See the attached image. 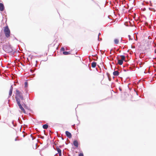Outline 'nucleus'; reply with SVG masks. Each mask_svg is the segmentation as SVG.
Wrapping results in <instances>:
<instances>
[{"instance_id": "nucleus-37", "label": "nucleus", "mask_w": 156, "mask_h": 156, "mask_svg": "<svg viewBox=\"0 0 156 156\" xmlns=\"http://www.w3.org/2000/svg\"><path fill=\"white\" fill-rule=\"evenodd\" d=\"M8 103L9 104V107H10V104L9 103V102H10V99H8Z\"/></svg>"}, {"instance_id": "nucleus-34", "label": "nucleus", "mask_w": 156, "mask_h": 156, "mask_svg": "<svg viewBox=\"0 0 156 156\" xmlns=\"http://www.w3.org/2000/svg\"><path fill=\"white\" fill-rule=\"evenodd\" d=\"M38 137L40 138H41V139H43L44 138V136H42L41 137L38 136Z\"/></svg>"}, {"instance_id": "nucleus-59", "label": "nucleus", "mask_w": 156, "mask_h": 156, "mask_svg": "<svg viewBox=\"0 0 156 156\" xmlns=\"http://www.w3.org/2000/svg\"><path fill=\"white\" fill-rule=\"evenodd\" d=\"M74 125H75V124H74L73 125H72V126H74Z\"/></svg>"}, {"instance_id": "nucleus-51", "label": "nucleus", "mask_w": 156, "mask_h": 156, "mask_svg": "<svg viewBox=\"0 0 156 156\" xmlns=\"http://www.w3.org/2000/svg\"><path fill=\"white\" fill-rule=\"evenodd\" d=\"M122 41V38H121V41Z\"/></svg>"}, {"instance_id": "nucleus-25", "label": "nucleus", "mask_w": 156, "mask_h": 156, "mask_svg": "<svg viewBox=\"0 0 156 156\" xmlns=\"http://www.w3.org/2000/svg\"><path fill=\"white\" fill-rule=\"evenodd\" d=\"M92 56H96V57H97V59H94V60H95V61H97V59H98V55H97V54H96V55H92Z\"/></svg>"}, {"instance_id": "nucleus-61", "label": "nucleus", "mask_w": 156, "mask_h": 156, "mask_svg": "<svg viewBox=\"0 0 156 156\" xmlns=\"http://www.w3.org/2000/svg\"><path fill=\"white\" fill-rule=\"evenodd\" d=\"M118 81V80H117L116 81L117 82Z\"/></svg>"}, {"instance_id": "nucleus-42", "label": "nucleus", "mask_w": 156, "mask_h": 156, "mask_svg": "<svg viewBox=\"0 0 156 156\" xmlns=\"http://www.w3.org/2000/svg\"><path fill=\"white\" fill-rule=\"evenodd\" d=\"M108 79L109 81H110L111 80V79L109 78V77H108Z\"/></svg>"}, {"instance_id": "nucleus-60", "label": "nucleus", "mask_w": 156, "mask_h": 156, "mask_svg": "<svg viewBox=\"0 0 156 156\" xmlns=\"http://www.w3.org/2000/svg\"><path fill=\"white\" fill-rule=\"evenodd\" d=\"M113 79L114 78V77L113 76Z\"/></svg>"}, {"instance_id": "nucleus-57", "label": "nucleus", "mask_w": 156, "mask_h": 156, "mask_svg": "<svg viewBox=\"0 0 156 156\" xmlns=\"http://www.w3.org/2000/svg\"><path fill=\"white\" fill-rule=\"evenodd\" d=\"M79 123H80V122H79V123H78V124H77V125H78L79 124Z\"/></svg>"}, {"instance_id": "nucleus-2", "label": "nucleus", "mask_w": 156, "mask_h": 156, "mask_svg": "<svg viewBox=\"0 0 156 156\" xmlns=\"http://www.w3.org/2000/svg\"><path fill=\"white\" fill-rule=\"evenodd\" d=\"M16 101L17 102V105L19 107V108L23 112L25 113L26 114V111L22 106H23V102H22L21 104V103L20 99L18 97H15Z\"/></svg>"}, {"instance_id": "nucleus-14", "label": "nucleus", "mask_w": 156, "mask_h": 156, "mask_svg": "<svg viewBox=\"0 0 156 156\" xmlns=\"http://www.w3.org/2000/svg\"><path fill=\"white\" fill-rule=\"evenodd\" d=\"M123 60L120 59L118 60V63L120 65H121L123 64Z\"/></svg>"}, {"instance_id": "nucleus-58", "label": "nucleus", "mask_w": 156, "mask_h": 156, "mask_svg": "<svg viewBox=\"0 0 156 156\" xmlns=\"http://www.w3.org/2000/svg\"><path fill=\"white\" fill-rule=\"evenodd\" d=\"M126 80H125V81H124V82H126Z\"/></svg>"}, {"instance_id": "nucleus-54", "label": "nucleus", "mask_w": 156, "mask_h": 156, "mask_svg": "<svg viewBox=\"0 0 156 156\" xmlns=\"http://www.w3.org/2000/svg\"><path fill=\"white\" fill-rule=\"evenodd\" d=\"M124 71H125V72H126V70H124Z\"/></svg>"}, {"instance_id": "nucleus-13", "label": "nucleus", "mask_w": 156, "mask_h": 156, "mask_svg": "<svg viewBox=\"0 0 156 156\" xmlns=\"http://www.w3.org/2000/svg\"><path fill=\"white\" fill-rule=\"evenodd\" d=\"M48 125L47 123L43 125L42 127L44 129H47L48 128Z\"/></svg>"}, {"instance_id": "nucleus-52", "label": "nucleus", "mask_w": 156, "mask_h": 156, "mask_svg": "<svg viewBox=\"0 0 156 156\" xmlns=\"http://www.w3.org/2000/svg\"><path fill=\"white\" fill-rule=\"evenodd\" d=\"M104 68L105 69H107L106 68L104 67Z\"/></svg>"}, {"instance_id": "nucleus-33", "label": "nucleus", "mask_w": 156, "mask_h": 156, "mask_svg": "<svg viewBox=\"0 0 156 156\" xmlns=\"http://www.w3.org/2000/svg\"><path fill=\"white\" fill-rule=\"evenodd\" d=\"M148 39L149 40L151 39H152L151 37L150 36H149L148 37Z\"/></svg>"}, {"instance_id": "nucleus-55", "label": "nucleus", "mask_w": 156, "mask_h": 156, "mask_svg": "<svg viewBox=\"0 0 156 156\" xmlns=\"http://www.w3.org/2000/svg\"><path fill=\"white\" fill-rule=\"evenodd\" d=\"M12 37L11 36V34H10V37Z\"/></svg>"}, {"instance_id": "nucleus-44", "label": "nucleus", "mask_w": 156, "mask_h": 156, "mask_svg": "<svg viewBox=\"0 0 156 156\" xmlns=\"http://www.w3.org/2000/svg\"><path fill=\"white\" fill-rule=\"evenodd\" d=\"M61 138L62 140H64V138L63 137H61Z\"/></svg>"}, {"instance_id": "nucleus-1", "label": "nucleus", "mask_w": 156, "mask_h": 156, "mask_svg": "<svg viewBox=\"0 0 156 156\" xmlns=\"http://www.w3.org/2000/svg\"><path fill=\"white\" fill-rule=\"evenodd\" d=\"M16 101L17 102V105L19 107V108L23 112L25 113L26 114V111L22 106H23V102H22L21 104V103L20 99L18 97H15Z\"/></svg>"}, {"instance_id": "nucleus-21", "label": "nucleus", "mask_w": 156, "mask_h": 156, "mask_svg": "<svg viewBox=\"0 0 156 156\" xmlns=\"http://www.w3.org/2000/svg\"><path fill=\"white\" fill-rule=\"evenodd\" d=\"M65 48L63 47H62L60 49L61 51H62L63 52H64L65 51Z\"/></svg>"}, {"instance_id": "nucleus-5", "label": "nucleus", "mask_w": 156, "mask_h": 156, "mask_svg": "<svg viewBox=\"0 0 156 156\" xmlns=\"http://www.w3.org/2000/svg\"><path fill=\"white\" fill-rule=\"evenodd\" d=\"M19 51L12 47L10 45V55H13L15 53H19Z\"/></svg>"}, {"instance_id": "nucleus-17", "label": "nucleus", "mask_w": 156, "mask_h": 156, "mask_svg": "<svg viewBox=\"0 0 156 156\" xmlns=\"http://www.w3.org/2000/svg\"><path fill=\"white\" fill-rule=\"evenodd\" d=\"M13 90L12 85L10 86V97L11 96Z\"/></svg>"}, {"instance_id": "nucleus-18", "label": "nucleus", "mask_w": 156, "mask_h": 156, "mask_svg": "<svg viewBox=\"0 0 156 156\" xmlns=\"http://www.w3.org/2000/svg\"><path fill=\"white\" fill-rule=\"evenodd\" d=\"M28 86V83L27 82L25 81L24 83V87L27 88Z\"/></svg>"}, {"instance_id": "nucleus-46", "label": "nucleus", "mask_w": 156, "mask_h": 156, "mask_svg": "<svg viewBox=\"0 0 156 156\" xmlns=\"http://www.w3.org/2000/svg\"><path fill=\"white\" fill-rule=\"evenodd\" d=\"M112 50V49L111 50H110V54H112V52H111V51Z\"/></svg>"}, {"instance_id": "nucleus-40", "label": "nucleus", "mask_w": 156, "mask_h": 156, "mask_svg": "<svg viewBox=\"0 0 156 156\" xmlns=\"http://www.w3.org/2000/svg\"><path fill=\"white\" fill-rule=\"evenodd\" d=\"M59 147V148H61L62 147V145H60L58 146Z\"/></svg>"}, {"instance_id": "nucleus-26", "label": "nucleus", "mask_w": 156, "mask_h": 156, "mask_svg": "<svg viewBox=\"0 0 156 156\" xmlns=\"http://www.w3.org/2000/svg\"><path fill=\"white\" fill-rule=\"evenodd\" d=\"M19 97L22 100H23L24 99L22 95L21 96H20Z\"/></svg>"}, {"instance_id": "nucleus-19", "label": "nucleus", "mask_w": 156, "mask_h": 156, "mask_svg": "<svg viewBox=\"0 0 156 156\" xmlns=\"http://www.w3.org/2000/svg\"><path fill=\"white\" fill-rule=\"evenodd\" d=\"M4 36V35L2 34V32L0 33V39L2 40Z\"/></svg>"}, {"instance_id": "nucleus-4", "label": "nucleus", "mask_w": 156, "mask_h": 156, "mask_svg": "<svg viewBox=\"0 0 156 156\" xmlns=\"http://www.w3.org/2000/svg\"><path fill=\"white\" fill-rule=\"evenodd\" d=\"M3 50L6 52L10 53V45H9L4 44L3 45Z\"/></svg>"}, {"instance_id": "nucleus-9", "label": "nucleus", "mask_w": 156, "mask_h": 156, "mask_svg": "<svg viewBox=\"0 0 156 156\" xmlns=\"http://www.w3.org/2000/svg\"><path fill=\"white\" fill-rule=\"evenodd\" d=\"M73 145L76 147H78L79 143L77 140H74L73 141Z\"/></svg>"}, {"instance_id": "nucleus-20", "label": "nucleus", "mask_w": 156, "mask_h": 156, "mask_svg": "<svg viewBox=\"0 0 156 156\" xmlns=\"http://www.w3.org/2000/svg\"><path fill=\"white\" fill-rule=\"evenodd\" d=\"M120 56L122 57V59H122L123 61H124L125 58V56L124 55H120Z\"/></svg>"}, {"instance_id": "nucleus-11", "label": "nucleus", "mask_w": 156, "mask_h": 156, "mask_svg": "<svg viewBox=\"0 0 156 156\" xmlns=\"http://www.w3.org/2000/svg\"><path fill=\"white\" fill-rule=\"evenodd\" d=\"M113 74L114 76H118L119 74V73L117 71H114L113 73Z\"/></svg>"}, {"instance_id": "nucleus-16", "label": "nucleus", "mask_w": 156, "mask_h": 156, "mask_svg": "<svg viewBox=\"0 0 156 156\" xmlns=\"http://www.w3.org/2000/svg\"><path fill=\"white\" fill-rule=\"evenodd\" d=\"M114 43L115 44H117L119 42V40L117 39H115L114 40Z\"/></svg>"}, {"instance_id": "nucleus-50", "label": "nucleus", "mask_w": 156, "mask_h": 156, "mask_svg": "<svg viewBox=\"0 0 156 156\" xmlns=\"http://www.w3.org/2000/svg\"><path fill=\"white\" fill-rule=\"evenodd\" d=\"M65 139L67 140V138H66V137L65 138Z\"/></svg>"}, {"instance_id": "nucleus-24", "label": "nucleus", "mask_w": 156, "mask_h": 156, "mask_svg": "<svg viewBox=\"0 0 156 156\" xmlns=\"http://www.w3.org/2000/svg\"><path fill=\"white\" fill-rule=\"evenodd\" d=\"M128 37L129 39V41L133 40V39L132 38H131V36L130 35H129L128 36Z\"/></svg>"}, {"instance_id": "nucleus-43", "label": "nucleus", "mask_w": 156, "mask_h": 156, "mask_svg": "<svg viewBox=\"0 0 156 156\" xmlns=\"http://www.w3.org/2000/svg\"><path fill=\"white\" fill-rule=\"evenodd\" d=\"M89 66V69H90V70L91 71V68L89 66Z\"/></svg>"}, {"instance_id": "nucleus-39", "label": "nucleus", "mask_w": 156, "mask_h": 156, "mask_svg": "<svg viewBox=\"0 0 156 156\" xmlns=\"http://www.w3.org/2000/svg\"><path fill=\"white\" fill-rule=\"evenodd\" d=\"M131 48H135V47L134 46L133 47L132 45H131Z\"/></svg>"}, {"instance_id": "nucleus-62", "label": "nucleus", "mask_w": 156, "mask_h": 156, "mask_svg": "<svg viewBox=\"0 0 156 156\" xmlns=\"http://www.w3.org/2000/svg\"><path fill=\"white\" fill-rule=\"evenodd\" d=\"M12 82H13V83H14V81H12Z\"/></svg>"}, {"instance_id": "nucleus-56", "label": "nucleus", "mask_w": 156, "mask_h": 156, "mask_svg": "<svg viewBox=\"0 0 156 156\" xmlns=\"http://www.w3.org/2000/svg\"><path fill=\"white\" fill-rule=\"evenodd\" d=\"M30 71L31 72H32V70L31 69H30Z\"/></svg>"}, {"instance_id": "nucleus-64", "label": "nucleus", "mask_w": 156, "mask_h": 156, "mask_svg": "<svg viewBox=\"0 0 156 156\" xmlns=\"http://www.w3.org/2000/svg\"><path fill=\"white\" fill-rule=\"evenodd\" d=\"M112 55H111V56H110V57H111Z\"/></svg>"}, {"instance_id": "nucleus-27", "label": "nucleus", "mask_w": 156, "mask_h": 156, "mask_svg": "<svg viewBox=\"0 0 156 156\" xmlns=\"http://www.w3.org/2000/svg\"><path fill=\"white\" fill-rule=\"evenodd\" d=\"M79 156H84L83 154V153H80L79 154Z\"/></svg>"}, {"instance_id": "nucleus-32", "label": "nucleus", "mask_w": 156, "mask_h": 156, "mask_svg": "<svg viewBox=\"0 0 156 156\" xmlns=\"http://www.w3.org/2000/svg\"><path fill=\"white\" fill-rule=\"evenodd\" d=\"M134 91L136 93V95H138V93L136 92V91L135 90V89H134Z\"/></svg>"}, {"instance_id": "nucleus-28", "label": "nucleus", "mask_w": 156, "mask_h": 156, "mask_svg": "<svg viewBox=\"0 0 156 156\" xmlns=\"http://www.w3.org/2000/svg\"><path fill=\"white\" fill-rule=\"evenodd\" d=\"M12 123L13 125V126L14 127L16 126V124L14 123V122L13 121H12Z\"/></svg>"}, {"instance_id": "nucleus-53", "label": "nucleus", "mask_w": 156, "mask_h": 156, "mask_svg": "<svg viewBox=\"0 0 156 156\" xmlns=\"http://www.w3.org/2000/svg\"><path fill=\"white\" fill-rule=\"evenodd\" d=\"M23 66H24V65H23V64H21Z\"/></svg>"}, {"instance_id": "nucleus-12", "label": "nucleus", "mask_w": 156, "mask_h": 156, "mask_svg": "<svg viewBox=\"0 0 156 156\" xmlns=\"http://www.w3.org/2000/svg\"><path fill=\"white\" fill-rule=\"evenodd\" d=\"M97 65V63L95 62H93L91 63V66L93 68H95Z\"/></svg>"}, {"instance_id": "nucleus-47", "label": "nucleus", "mask_w": 156, "mask_h": 156, "mask_svg": "<svg viewBox=\"0 0 156 156\" xmlns=\"http://www.w3.org/2000/svg\"><path fill=\"white\" fill-rule=\"evenodd\" d=\"M65 144H68L66 142H65Z\"/></svg>"}, {"instance_id": "nucleus-45", "label": "nucleus", "mask_w": 156, "mask_h": 156, "mask_svg": "<svg viewBox=\"0 0 156 156\" xmlns=\"http://www.w3.org/2000/svg\"><path fill=\"white\" fill-rule=\"evenodd\" d=\"M10 97V90H9V97Z\"/></svg>"}, {"instance_id": "nucleus-3", "label": "nucleus", "mask_w": 156, "mask_h": 156, "mask_svg": "<svg viewBox=\"0 0 156 156\" xmlns=\"http://www.w3.org/2000/svg\"><path fill=\"white\" fill-rule=\"evenodd\" d=\"M4 32L6 37H10V30L7 25L4 27Z\"/></svg>"}, {"instance_id": "nucleus-15", "label": "nucleus", "mask_w": 156, "mask_h": 156, "mask_svg": "<svg viewBox=\"0 0 156 156\" xmlns=\"http://www.w3.org/2000/svg\"><path fill=\"white\" fill-rule=\"evenodd\" d=\"M62 53L64 55H68L70 54V51H65L64 52H63Z\"/></svg>"}, {"instance_id": "nucleus-7", "label": "nucleus", "mask_w": 156, "mask_h": 156, "mask_svg": "<svg viewBox=\"0 0 156 156\" xmlns=\"http://www.w3.org/2000/svg\"><path fill=\"white\" fill-rule=\"evenodd\" d=\"M65 134L66 136L69 138H71L72 135L71 133L68 131H66L65 132Z\"/></svg>"}, {"instance_id": "nucleus-48", "label": "nucleus", "mask_w": 156, "mask_h": 156, "mask_svg": "<svg viewBox=\"0 0 156 156\" xmlns=\"http://www.w3.org/2000/svg\"><path fill=\"white\" fill-rule=\"evenodd\" d=\"M15 39H16V40H17V39L16 38V37H15V38H14Z\"/></svg>"}, {"instance_id": "nucleus-41", "label": "nucleus", "mask_w": 156, "mask_h": 156, "mask_svg": "<svg viewBox=\"0 0 156 156\" xmlns=\"http://www.w3.org/2000/svg\"><path fill=\"white\" fill-rule=\"evenodd\" d=\"M145 10H146V8H144L143 9V10L144 11H145Z\"/></svg>"}, {"instance_id": "nucleus-8", "label": "nucleus", "mask_w": 156, "mask_h": 156, "mask_svg": "<svg viewBox=\"0 0 156 156\" xmlns=\"http://www.w3.org/2000/svg\"><path fill=\"white\" fill-rule=\"evenodd\" d=\"M22 93H21L19 90H16V97H20V96H21L22 95Z\"/></svg>"}, {"instance_id": "nucleus-22", "label": "nucleus", "mask_w": 156, "mask_h": 156, "mask_svg": "<svg viewBox=\"0 0 156 156\" xmlns=\"http://www.w3.org/2000/svg\"><path fill=\"white\" fill-rule=\"evenodd\" d=\"M101 33H99L98 34V41H100L101 40V39L100 40V39L99 38V36L100 35H101Z\"/></svg>"}, {"instance_id": "nucleus-36", "label": "nucleus", "mask_w": 156, "mask_h": 156, "mask_svg": "<svg viewBox=\"0 0 156 156\" xmlns=\"http://www.w3.org/2000/svg\"><path fill=\"white\" fill-rule=\"evenodd\" d=\"M107 75L108 76V77L109 76H110V74L108 73H107Z\"/></svg>"}, {"instance_id": "nucleus-10", "label": "nucleus", "mask_w": 156, "mask_h": 156, "mask_svg": "<svg viewBox=\"0 0 156 156\" xmlns=\"http://www.w3.org/2000/svg\"><path fill=\"white\" fill-rule=\"evenodd\" d=\"M4 9V6L3 4L0 3V11H2Z\"/></svg>"}, {"instance_id": "nucleus-63", "label": "nucleus", "mask_w": 156, "mask_h": 156, "mask_svg": "<svg viewBox=\"0 0 156 156\" xmlns=\"http://www.w3.org/2000/svg\"><path fill=\"white\" fill-rule=\"evenodd\" d=\"M96 69L97 70V71H98L97 68H96Z\"/></svg>"}, {"instance_id": "nucleus-35", "label": "nucleus", "mask_w": 156, "mask_h": 156, "mask_svg": "<svg viewBox=\"0 0 156 156\" xmlns=\"http://www.w3.org/2000/svg\"><path fill=\"white\" fill-rule=\"evenodd\" d=\"M100 51L101 52V53L102 54H104V52H105V51H102V50H100Z\"/></svg>"}, {"instance_id": "nucleus-6", "label": "nucleus", "mask_w": 156, "mask_h": 156, "mask_svg": "<svg viewBox=\"0 0 156 156\" xmlns=\"http://www.w3.org/2000/svg\"><path fill=\"white\" fill-rule=\"evenodd\" d=\"M53 147L54 150L57 151L58 153L59 154V156H62V151L59 148L58 146H57L55 147L53 146Z\"/></svg>"}, {"instance_id": "nucleus-29", "label": "nucleus", "mask_w": 156, "mask_h": 156, "mask_svg": "<svg viewBox=\"0 0 156 156\" xmlns=\"http://www.w3.org/2000/svg\"><path fill=\"white\" fill-rule=\"evenodd\" d=\"M5 79H7V80H9V79H8V78H6V77H7V78H8V76H7V74H5Z\"/></svg>"}, {"instance_id": "nucleus-38", "label": "nucleus", "mask_w": 156, "mask_h": 156, "mask_svg": "<svg viewBox=\"0 0 156 156\" xmlns=\"http://www.w3.org/2000/svg\"><path fill=\"white\" fill-rule=\"evenodd\" d=\"M58 153L56 154L54 156H58Z\"/></svg>"}, {"instance_id": "nucleus-49", "label": "nucleus", "mask_w": 156, "mask_h": 156, "mask_svg": "<svg viewBox=\"0 0 156 156\" xmlns=\"http://www.w3.org/2000/svg\"><path fill=\"white\" fill-rule=\"evenodd\" d=\"M10 78H11V77H12V76H11V75L10 74Z\"/></svg>"}, {"instance_id": "nucleus-30", "label": "nucleus", "mask_w": 156, "mask_h": 156, "mask_svg": "<svg viewBox=\"0 0 156 156\" xmlns=\"http://www.w3.org/2000/svg\"><path fill=\"white\" fill-rule=\"evenodd\" d=\"M18 137L17 136L15 139V141H19L20 140V139H17V138Z\"/></svg>"}, {"instance_id": "nucleus-31", "label": "nucleus", "mask_w": 156, "mask_h": 156, "mask_svg": "<svg viewBox=\"0 0 156 156\" xmlns=\"http://www.w3.org/2000/svg\"><path fill=\"white\" fill-rule=\"evenodd\" d=\"M119 90L121 92V93H122V88L121 87H119Z\"/></svg>"}, {"instance_id": "nucleus-23", "label": "nucleus", "mask_w": 156, "mask_h": 156, "mask_svg": "<svg viewBox=\"0 0 156 156\" xmlns=\"http://www.w3.org/2000/svg\"><path fill=\"white\" fill-rule=\"evenodd\" d=\"M23 106H24V107L25 108H27H27H28V107H27V105H26V104H24V103L23 102Z\"/></svg>"}]
</instances>
